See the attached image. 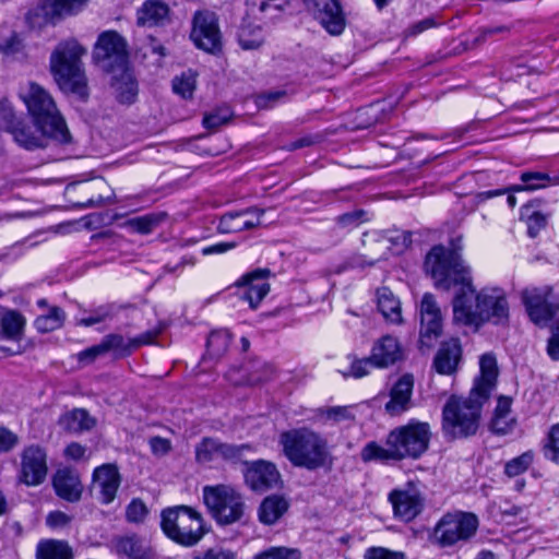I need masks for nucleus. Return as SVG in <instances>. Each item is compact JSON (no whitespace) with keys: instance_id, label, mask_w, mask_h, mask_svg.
I'll return each mask as SVG.
<instances>
[{"instance_id":"f8f14e48","label":"nucleus","mask_w":559,"mask_h":559,"mask_svg":"<svg viewBox=\"0 0 559 559\" xmlns=\"http://www.w3.org/2000/svg\"><path fill=\"white\" fill-rule=\"evenodd\" d=\"M521 296L528 317L536 324L546 323L559 308L558 298L550 286L527 287Z\"/></svg>"},{"instance_id":"49530a36","label":"nucleus","mask_w":559,"mask_h":559,"mask_svg":"<svg viewBox=\"0 0 559 559\" xmlns=\"http://www.w3.org/2000/svg\"><path fill=\"white\" fill-rule=\"evenodd\" d=\"M24 44L20 35L12 32L8 37H0V53L4 57H15L22 53Z\"/></svg>"},{"instance_id":"bb28decb","label":"nucleus","mask_w":559,"mask_h":559,"mask_svg":"<svg viewBox=\"0 0 559 559\" xmlns=\"http://www.w3.org/2000/svg\"><path fill=\"white\" fill-rule=\"evenodd\" d=\"M403 349L399 340L392 335H384L374 342L370 359L374 367L385 368L402 359Z\"/></svg>"},{"instance_id":"052dcab7","label":"nucleus","mask_w":559,"mask_h":559,"mask_svg":"<svg viewBox=\"0 0 559 559\" xmlns=\"http://www.w3.org/2000/svg\"><path fill=\"white\" fill-rule=\"evenodd\" d=\"M86 452L87 449L84 445L72 442L66 447L63 454L68 460L79 461L86 457Z\"/></svg>"},{"instance_id":"de8ad7c7","label":"nucleus","mask_w":559,"mask_h":559,"mask_svg":"<svg viewBox=\"0 0 559 559\" xmlns=\"http://www.w3.org/2000/svg\"><path fill=\"white\" fill-rule=\"evenodd\" d=\"M545 452L548 459L559 464V424L554 425L549 429Z\"/></svg>"},{"instance_id":"423d86ee","label":"nucleus","mask_w":559,"mask_h":559,"mask_svg":"<svg viewBox=\"0 0 559 559\" xmlns=\"http://www.w3.org/2000/svg\"><path fill=\"white\" fill-rule=\"evenodd\" d=\"M160 527L173 542L192 547L205 535L206 527L202 514L188 506H176L162 512Z\"/></svg>"},{"instance_id":"f704fd0d","label":"nucleus","mask_w":559,"mask_h":559,"mask_svg":"<svg viewBox=\"0 0 559 559\" xmlns=\"http://www.w3.org/2000/svg\"><path fill=\"white\" fill-rule=\"evenodd\" d=\"M287 501L280 496L266 497L259 508V520L264 524H274L287 510Z\"/></svg>"},{"instance_id":"774afa93","label":"nucleus","mask_w":559,"mask_h":559,"mask_svg":"<svg viewBox=\"0 0 559 559\" xmlns=\"http://www.w3.org/2000/svg\"><path fill=\"white\" fill-rule=\"evenodd\" d=\"M511 399L507 397V396H500L497 401V406H496V409H495V414L496 416H501V417H511L510 416V411H511Z\"/></svg>"},{"instance_id":"7ed1b4c3","label":"nucleus","mask_w":559,"mask_h":559,"mask_svg":"<svg viewBox=\"0 0 559 559\" xmlns=\"http://www.w3.org/2000/svg\"><path fill=\"white\" fill-rule=\"evenodd\" d=\"M278 443L285 457L296 467L316 471L332 463L328 440L312 429L300 427L283 431Z\"/></svg>"},{"instance_id":"4be33fe9","label":"nucleus","mask_w":559,"mask_h":559,"mask_svg":"<svg viewBox=\"0 0 559 559\" xmlns=\"http://www.w3.org/2000/svg\"><path fill=\"white\" fill-rule=\"evenodd\" d=\"M414 379L411 374H403L392 386L390 400L384 409L390 416H400L412 406Z\"/></svg>"},{"instance_id":"9b49d317","label":"nucleus","mask_w":559,"mask_h":559,"mask_svg":"<svg viewBox=\"0 0 559 559\" xmlns=\"http://www.w3.org/2000/svg\"><path fill=\"white\" fill-rule=\"evenodd\" d=\"M388 500L393 514L402 522H411L424 510L425 497L419 486L413 481L390 491Z\"/></svg>"},{"instance_id":"79ce46f5","label":"nucleus","mask_w":559,"mask_h":559,"mask_svg":"<svg viewBox=\"0 0 559 559\" xmlns=\"http://www.w3.org/2000/svg\"><path fill=\"white\" fill-rule=\"evenodd\" d=\"M534 453L532 451L524 452L523 454L510 460L506 463L504 473L509 477H515L524 473L533 463Z\"/></svg>"},{"instance_id":"8fccbe9b","label":"nucleus","mask_w":559,"mask_h":559,"mask_svg":"<svg viewBox=\"0 0 559 559\" xmlns=\"http://www.w3.org/2000/svg\"><path fill=\"white\" fill-rule=\"evenodd\" d=\"M148 510L140 499H133L127 507L126 518L131 523H142L147 516Z\"/></svg>"},{"instance_id":"39448f33","label":"nucleus","mask_w":559,"mask_h":559,"mask_svg":"<svg viewBox=\"0 0 559 559\" xmlns=\"http://www.w3.org/2000/svg\"><path fill=\"white\" fill-rule=\"evenodd\" d=\"M86 49L75 39H68L57 45L50 56V71L59 87L69 93L85 97L87 79L81 58Z\"/></svg>"},{"instance_id":"5701e85b","label":"nucleus","mask_w":559,"mask_h":559,"mask_svg":"<svg viewBox=\"0 0 559 559\" xmlns=\"http://www.w3.org/2000/svg\"><path fill=\"white\" fill-rule=\"evenodd\" d=\"M263 213L264 211L259 209L228 212L219 218L217 228L224 234L251 229L261 224Z\"/></svg>"},{"instance_id":"a878e982","label":"nucleus","mask_w":559,"mask_h":559,"mask_svg":"<svg viewBox=\"0 0 559 559\" xmlns=\"http://www.w3.org/2000/svg\"><path fill=\"white\" fill-rule=\"evenodd\" d=\"M155 336L154 332H146L133 338H126L120 334H109L102 340L100 344L105 354L112 352L118 357H124L135 348L151 344Z\"/></svg>"},{"instance_id":"a211bd4d","label":"nucleus","mask_w":559,"mask_h":559,"mask_svg":"<svg viewBox=\"0 0 559 559\" xmlns=\"http://www.w3.org/2000/svg\"><path fill=\"white\" fill-rule=\"evenodd\" d=\"M271 272L267 269L255 270L243 275L237 286L240 288L239 296L248 301L250 308L255 309L262 299L269 294L270 285L266 282Z\"/></svg>"},{"instance_id":"c9c22d12","label":"nucleus","mask_w":559,"mask_h":559,"mask_svg":"<svg viewBox=\"0 0 559 559\" xmlns=\"http://www.w3.org/2000/svg\"><path fill=\"white\" fill-rule=\"evenodd\" d=\"M11 133L13 134L15 142L26 150L44 147L45 139H50L48 135L43 134L38 130L37 133L33 132L29 127L23 124L22 122H17L12 128Z\"/></svg>"},{"instance_id":"72a5a7b5","label":"nucleus","mask_w":559,"mask_h":559,"mask_svg":"<svg viewBox=\"0 0 559 559\" xmlns=\"http://www.w3.org/2000/svg\"><path fill=\"white\" fill-rule=\"evenodd\" d=\"M73 554L67 542L43 539L36 547V559H72Z\"/></svg>"},{"instance_id":"37998d69","label":"nucleus","mask_w":559,"mask_h":559,"mask_svg":"<svg viewBox=\"0 0 559 559\" xmlns=\"http://www.w3.org/2000/svg\"><path fill=\"white\" fill-rule=\"evenodd\" d=\"M162 221L157 214H146L128 221L129 227L140 234L151 233Z\"/></svg>"},{"instance_id":"0eeeda50","label":"nucleus","mask_w":559,"mask_h":559,"mask_svg":"<svg viewBox=\"0 0 559 559\" xmlns=\"http://www.w3.org/2000/svg\"><path fill=\"white\" fill-rule=\"evenodd\" d=\"M478 527L479 520L472 512H447L436 523L430 540L440 548L462 547L476 536Z\"/></svg>"},{"instance_id":"2f4dec72","label":"nucleus","mask_w":559,"mask_h":559,"mask_svg":"<svg viewBox=\"0 0 559 559\" xmlns=\"http://www.w3.org/2000/svg\"><path fill=\"white\" fill-rule=\"evenodd\" d=\"M168 7L157 0H147L138 10V24L142 26H155L162 24L168 17Z\"/></svg>"},{"instance_id":"09e8293b","label":"nucleus","mask_w":559,"mask_h":559,"mask_svg":"<svg viewBox=\"0 0 559 559\" xmlns=\"http://www.w3.org/2000/svg\"><path fill=\"white\" fill-rule=\"evenodd\" d=\"M255 559H300V552L296 548L272 547Z\"/></svg>"},{"instance_id":"13d9d810","label":"nucleus","mask_w":559,"mask_h":559,"mask_svg":"<svg viewBox=\"0 0 559 559\" xmlns=\"http://www.w3.org/2000/svg\"><path fill=\"white\" fill-rule=\"evenodd\" d=\"M547 352L552 359L559 360V320L555 321L551 326V336L548 341Z\"/></svg>"},{"instance_id":"ea45409f","label":"nucleus","mask_w":559,"mask_h":559,"mask_svg":"<svg viewBox=\"0 0 559 559\" xmlns=\"http://www.w3.org/2000/svg\"><path fill=\"white\" fill-rule=\"evenodd\" d=\"M521 218L526 222L527 233L534 238L547 224V216L536 211L532 205H526L521 210Z\"/></svg>"},{"instance_id":"b1692460","label":"nucleus","mask_w":559,"mask_h":559,"mask_svg":"<svg viewBox=\"0 0 559 559\" xmlns=\"http://www.w3.org/2000/svg\"><path fill=\"white\" fill-rule=\"evenodd\" d=\"M94 488L100 496V501L108 504L114 501L120 486L118 468L112 464H104L93 473Z\"/></svg>"},{"instance_id":"9d476101","label":"nucleus","mask_w":559,"mask_h":559,"mask_svg":"<svg viewBox=\"0 0 559 559\" xmlns=\"http://www.w3.org/2000/svg\"><path fill=\"white\" fill-rule=\"evenodd\" d=\"M94 58L107 72L128 64L127 44L115 31L103 32L95 44Z\"/></svg>"},{"instance_id":"4468645a","label":"nucleus","mask_w":559,"mask_h":559,"mask_svg":"<svg viewBox=\"0 0 559 559\" xmlns=\"http://www.w3.org/2000/svg\"><path fill=\"white\" fill-rule=\"evenodd\" d=\"M191 39L204 51L215 53L221 50V32L215 13L199 11L194 14Z\"/></svg>"},{"instance_id":"c85d7f7f","label":"nucleus","mask_w":559,"mask_h":559,"mask_svg":"<svg viewBox=\"0 0 559 559\" xmlns=\"http://www.w3.org/2000/svg\"><path fill=\"white\" fill-rule=\"evenodd\" d=\"M115 550L118 555L129 559H154L155 552L150 543L136 535L119 537L115 540Z\"/></svg>"},{"instance_id":"f3484780","label":"nucleus","mask_w":559,"mask_h":559,"mask_svg":"<svg viewBox=\"0 0 559 559\" xmlns=\"http://www.w3.org/2000/svg\"><path fill=\"white\" fill-rule=\"evenodd\" d=\"M314 17L331 35H340L345 28V16L337 0H305Z\"/></svg>"},{"instance_id":"cd10ccee","label":"nucleus","mask_w":559,"mask_h":559,"mask_svg":"<svg viewBox=\"0 0 559 559\" xmlns=\"http://www.w3.org/2000/svg\"><path fill=\"white\" fill-rule=\"evenodd\" d=\"M112 73L111 87L117 100L121 104H132L138 96V84L126 64Z\"/></svg>"},{"instance_id":"680f3d73","label":"nucleus","mask_w":559,"mask_h":559,"mask_svg":"<svg viewBox=\"0 0 559 559\" xmlns=\"http://www.w3.org/2000/svg\"><path fill=\"white\" fill-rule=\"evenodd\" d=\"M148 443L152 452L158 456L167 454L171 449L170 441L160 437L151 438Z\"/></svg>"},{"instance_id":"3c124183","label":"nucleus","mask_w":559,"mask_h":559,"mask_svg":"<svg viewBox=\"0 0 559 559\" xmlns=\"http://www.w3.org/2000/svg\"><path fill=\"white\" fill-rule=\"evenodd\" d=\"M231 114L228 108H222L204 116L203 124L207 129H216L228 122Z\"/></svg>"},{"instance_id":"6e6d98bb","label":"nucleus","mask_w":559,"mask_h":559,"mask_svg":"<svg viewBox=\"0 0 559 559\" xmlns=\"http://www.w3.org/2000/svg\"><path fill=\"white\" fill-rule=\"evenodd\" d=\"M103 355H105V352L102 347V344L99 343L78 353L76 359L83 365H90Z\"/></svg>"},{"instance_id":"f03ea898","label":"nucleus","mask_w":559,"mask_h":559,"mask_svg":"<svg viewBox=\"0 0 559 559\" xmlns=\"http://www.w3.org/2000/svg\"><path fill=\"white\" fill-rule=\"evenodd\" d=\"M431 439L430 425L426 421L411 419L407 424L392 429L384 444L370 441L360 451L364 462L381 463L418 460L427 452Z\"/></svg>"},{"instance_id":"7c9ffc66","label":"nucleus","mask_w":559,"mask_h":559,"mask_svg":"<svg viewBox=\"0 0 559 559\" xmlns=\"http://www.w3.org/2000/svg\"><path fill=\"white\" fill-rule=\"evenodd\" d=\"M461 345L459 340L451 338L442 343L440 349L435 357V368L441 374L453 373L461 359Z\"/></svg>"},{"instance_id":"412c9836","label":"nucleus","mask_w":559,"mask_h":559,"mask_svg":"<svg viewBox=\"0 0 559 559\" xmlns=\"http://www.w3.org/2000/svg\"><path fill=\"white\" fill-rule=\"evenodd\" d=\"M90 0H43L36 8L45 22L55 24L60 20L79 14Z\"/></svg>"},{"instance_id":"e2e57ef3","label":"nucleus","mask_w":559,"mask_h":559,"mask_svg":"<svg viewBox=\"0 0 559 559\" xmlns=\"http://www.w3.org/2000/svg\"><path fill=\"white\" fill-rule=\"evenodd\" d=\"M108 317H109V312L104 308H99L94 313H92L87 317L81 318L78 321V324L83 325V326H92L94 324L104 322Z\"/></svg>"},{"instance_id":"aec40b11","label":"nucleus","mask_w":559,"mask_h":559,"mask_svg":"<svg viewBox=\"0 0 559 559\" xmlns=\"http://www.w3.org/2000/svg\"><path fill=\"white\" fill-rule=\"evenodd\" d=\"M479 376L475 378L472 396L488 400L496 389L499 376L497 358L492 353H485L479 357Z\"/></svg>"},{"instance_id":"bf43d9fd","label":"nucleus","mask_w":559,"mask_h":559,"mask_svg":"<svg viewBox=\"0 0 559 559\" xmlns=\"http://www.w3.org/2000/svg\"><path fill=\"white\" fill-rule=\"evenodd\" d=\"M324 414L326 418L334 421H343L354 418L350 408L346 406L330 407L324 412Z\"/></svg>"},{"instance_id":"e433bc0d","label":"nucleus","mask_w":559,"mask_h":559,"mask_svg":"<svg viewBox=\"0 0 559 559\" xmlns=\"http://www.w3.org/2000/svg\"><path fill=\"white\" fill-rule=\"evenodd\" d=\"M521 180L525 183V187L515 186L512 191L522 190H537L546 188L551 185H559V178H550L546 173L539 171H525L521 175Z\"/></svg>"},{"instance_id":"4c0bfd02","label":"nucleus","mask_w":559,"mask_h":559,"mask_svg":"<svg viewBox=\"0 0 559 559\" xmlns=\"http://www.w3.org/2000/svg\"><path fill=\"white\" fill-rule=\"evenodd\" d=\"M238 43L245 50L260 48L264 43V34L260 26L242 24L238 32Z\"/></svg>"},{"instance_id":"a18cd8bd","label":"nucleus","mask_w":559,"mask_h":559,"mask_svg":"<svg viewBox=\"0 0 559 559\" xmlns=\"http://www.w3.org/2000/svg\"><path fill=\"white\" fill-rule=\"evenodd\" d=\"M1 326L9 337H16L24 326V319L20 313L9 311L2 317Z\"/></svg>"},{"instance_id":"c03bdc74","label":"nucleus","mask_w":559,"mask_h":559,"mask_svg":"<svg viewBox=\"0 0 559 559\" xmlns=\"http://www.w3.org/2000/svg\"><path fill=\"white\" fill-rule=\"evenodd\" d=\"M195 88V75L192 72L182 73L173 81V90L183 98L192 97Z\"/></svg>"},{"instance_id":"473e14b6","label":"nucleus","mask_w":559,"mask_h":559,"mask_svg":"<svg viewBox=\"0 0 559 559\" xmlns=\"http://www.w3.org/2000/svg\"><path fill=\"white\" fill-rule=\"evenodd\" d=\"M378 309L382 316L391 323L402 322V310L399 298L388 287H381L377 290Z\"/></svg>"},{"instance_id":"4d7b16f0","label":"nucleus","mask_w":559,"mask_h":559,"mask_svg":"<svg viewBox=\"0 0 559 559\" xmlns=\"http://www.w3.org/2000/svg\"><path fill=\"white\" fill-rule=\"evenodd\" d=\"M17 443L16 433L5 427H0V453L11 451Z\"/></svg>"},{"instance_id":"5fc2aeb1","label":"nucleus","mask_w":559,"mask_h":559,"mask_svg":"<svg viewBox=\"0 0 559 559\" xmlns=\"http://www.w3.org/2000/svg\"><path fill=\"white\" fill-rule=\"evenodd\" d=\"M364 559H404V555L384 547H370L366 549Z\"/></svg>"},{"instance_id":"69168bd1","label":"nucleus","mask_w":559,"mask_h":559,"mask_svg":"<svg viewBox=\"0 0 559 559\" xmlns=\"http://www.w3.org/2000/svg\"><path fill=\"white\" fill-rule=\"evenodd\" d=\"M513 419L512 417H501L493 415L491 420V429L496 433L506 435L512 427Z\"/></svg>"},{"instance_id":"338daca9","label":"nucleus","mask_w":559,"mask_h":559,"mask_svg":"<svg viewBox=\"0 0 559 559\" xmlns=\"http://www.w3.org/2000/svg\"><path fill=\"white\" fill-rule=\"evenodd\" d=\"M236 246H237V243L234 241L217 242V243L204 247L202 249V253H203V255L222 254L231 249H235Z\"/></svg>"},{"instance_id":"864d4df0","label":"nucleus","mask_w":559,"mask_h":559,"mask_svg":"<svg viewBox=\"0 0 559 559\" xmlns=\"http://www.w3.org/2000/svg\"><path fill=\"white\" fill-rule=\"evenodd\" d=\"M72 521V516L59 511H50L46 516V525L51 530L67 527Z\"/></svg>"},{"instance_id":"dca6fc26","label":"nucleus","mask_w":559,"mask_h":559,"mask_svg":"<svg viewBox=\"0 0 559 559\" xmlns=\"http://www.w3.org/2000/svg\"><path fill=\"white\" fill-rule=\"evenodd\" d=\"M47 472L45 450L38 445L25 448L21 455L20 480L26 486H38L46 479Z\"/></svg>"},{"instance_id":"20e7f679","label":"nucleus","mask_w":559,"mask_h":559,"mask_svg":"<svg viewBox=\"0 0 559 559\" xmlns=\"http://www.w3.org/2000/svg\"><path fill=\"white\" fill-rule=\"evenodd\" d=\"M20 97L38 131L60 143L71 141L66 121L48 91L37 83L28 82L21 87Z\"/></svg>"},{"instance_id":"603ef678","label":"nucleus","mask_w":559,"mask_h":559,"mask_svg":"<svg viewBox=\"0 0 559 559\" xmlns=\"http://www.w3.org/2000/svg\"><path fill=\"white\" fill-rule=\"evenodd\" d=\"M371 366H373V362L370 357L364 359H354L349 366L348 371L344 372V376L353 377L356 379L362 378L369 374Z\"/></svg>"},{"instance_id":"393cba45","label":"nucleus","mask_w":559,"mask_h":559,"mask_svg":"<svg viewBox=\"0 0 559 559\" xmlns=\"http://www.w3.org/2000/svg\"><path fill=\"white\" fill-rule=\"evenodd\" d=\"M52 487L56 495L68 502H78L83 493L79 474L70 468H60L56 472Z\"/></svg>"},{"instance_id":"ddd939ff","label":"nucleus","mask_w":559,"mask_h":559,"mask_svg":"<svg viewBox=\"0 0 559 559\" xmlns=\"http://www.w3.org/2000/svg\"><path fill=\"white\" fill-rule=\"evenodd\" d=\"M249 447L222 442L216 438H203L195 445V461L202 465L216 464L222 461L236 462Z\"/></svg>"},{"instance_id":"0e129e2a","label":"nucleus","mask_w":559,"mask_h":559,"mask_svg":"<svg viewBox=\"0 0 559 559\" xmlns=\"http://www.w3.org/2000/svg\"><path fill=\"white\" fill-rule=\"evenodd\" d=\"M193 559H235V554L228 549L211 548Z\"/></svg>"},{"instance_id":"6ab92c4d","label":"nucleus","mask_w":559,"mask_h":559,"mask_svg":"<svg viewBox=\"0 0 559 559\" xmlns=\"http://www.w3.org/2000/svg\"><path fill=\"white\" fill-rule=\"evenodd\" d=\"M245 479L252 490L265 491L281 483V474L274 463L258 460L248 466Z\"/></svg>"},{"instance_id":"58836bf2","label":"nucleus","mask_w":559,"mask_h":559,"mask_svg":"<svg viewBox=\"0 0 559 559\" xmlns=\"http://www.w3.org/2000/svg\"><path fill=\"white\" fill-rule=\"evenodd\" d=\"M62 425L72 431H81L88 430L94 425V419L90 416V414L85 409H73L72 412L66 414L61 419Z\"/></svg>"},{"instance_id":"1a4fd4ad","label":"nucleus","mask_w":559,"mask_h":559,"mask_svg":"<svg viewBox=\"0 0 559 559\" xmlns=\"http://www.w3.org/2000/svg\"><path fill=\"white\" fill-rule=\"evenodd\" d=\"M202 499L212 518L221 525L233 524L243 516V497L229 485L203 487Z\"/></svg>"},{"instance_id":"6e6552de","label":"nucleus","mask_w":559,"mask_h":559,"mask_svg":"<svg viewBox=\"0 0 559 559\" xmlns=\"http://www.w3.org/2000/svg\"><path fill=\"white\" fill-rule=\"evenodd\" d=\"M487 400L480 396H451L443 408V429L453 437L474 435L478 428L480 409Z\"/></svg>"},{"instance_id":"2eb2a0df","label":"nucleus","mask_w":559,"mask_h":559,"mask_svg":"<svg viewBox=\"0 0 559 559\" xmlns=\"http://www.w3.org/2000/svg\"><path fill=\"white\" fill-rule=\"evenodd\" d=\"M419 343L421 347L430 348L435 345L442 332V314L435 297L425 294L420 307Z\"/></svg>"},{"instance_id":"a19ab883","label":"nucleus","mask_w":559,"mask_h":559,"mask_svg":"<svg viewBox=\"0 0 559 559\" xmlns=\"http://www.w3.org/2000/svg\"><path fill=\"white\" fill-rule=\"evenodd\" d=\"M230 343V334L227 330L213 331L207 337V349L214 356L224 354Z\"/></svg>"},{"instance_id":"c756f323","label":"nucleus","mask_w":559,"mask_h":559,"mask_svg":"<svg viewBox=\"0 0 559 559\" xmlns=\"http://www.w3.org/2000/svg\"><path fill=\"white\" fill-rule=\"evenodd\" d=\"M37 306L43 311L34 321L38 332L49 333L62 328L67 319L63 309L58 306H49L46 299H38Z\"/></svg>"},{"instance_id":"f257e3e1","label":"nucleus","mask_w":559,"mask_h":559,"mask_svg":"<svg viewBox=\"0 0 559 559\" xmlns=\"http://www.w3.org/2000/svg\"><path fill=\"white\" fill-rule=\"evenodd\" d=\"M425 269L438 288L460 286L453 300L454 322L476 329L485 322H508L509 302L503 289L486 287L476 294L469 269L457 252L436 246L426 257Z\"/></svg>"}]
</instances>
